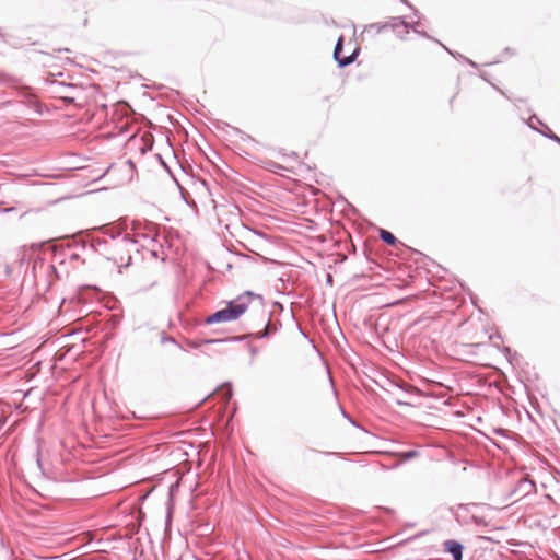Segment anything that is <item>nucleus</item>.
<instances>
[{"mask_svg": "<svg viewBox=\"0 0 560 560\" xmlns=\"http://www.w3.org/2000/svg\"><path fill=\"white\" fill-rule=\"evenodd\" d=\"M189 434V432H177V453H183L185 455V459L183 463L185 465H189L198 455L197 447L194 442H188L185 438Z\"/></svg>", "mask_w": 560, "mask_h": 560, "instance_id": "nucleus-3", "label": "nucleus"}, {"mask_svg": "<svg viewBox=\"0 0 560 560\" xmlns=\"http://www.w3.org/2000/svg\"><path fill=\"white\" fill-rule=\"evenodd\" d=\"M166 171L168 172V174H172V171L170 167L166 166Z\"/></svg>", "mask_w": 560, "mask_h": 560, "instance_id": "nucleus-14", "label": "nucleus"}, {"mask_svg": "<svg viewBox=\"0 0 560 560\" xmlns=\"http://www.w3.org/2000/svg\"><path fill=\"white\" fill-rule=\"evenodd\" d=\"M343 48V39L340 37L336 44L335 50H334V57L336 61L339 63L340 67H345L350 65L357 57L358 50H353V52L349 56L341 55V50Z\"/></svg>", "mask_w": 560, "mask_h": 560, "instance_id": "nucleus-4", "label": "nucleus"}, {"mask_svg": "<svg viewBox=\"0 0 560 560\" xmlns=\"http://www.w3.org/2000/svg\"><path fill=\"white\" fill-rule=\"evenodd\" d=\"M444 548L453 556L454 560H462L463 546L456 540H446Z\"/></svg>", "mask_w": 560, "mask_h": 560, "instance_id": "nucleus-5", "label": "nucleus"}, {"mask_svg": "<svg viewBox=\"0 0 560 560\" xmlns=\"http://www.w3.org/2000/svg\"><path fill=\"white\" fill-rule=\"evenodd\" d=\"M166 171L168 172V174H172V171L170 167L166 166Z\"/></svg>", "mask_w": 560, "mask_h": 560, "instance_id": "nucleus-16", "label": "nucleus"}, {"mask_svg": "<svg viewBox=\"0 0 560 560\" xmlns=\"http://www.w3.org/2000/svg\"><path fill=\"white\" fill-rule=\"evenodd\" d=\"M177 188L180 190V192H182V195H183L184 199L186 200L185 190H184V188H183V187H180V186H179V184H178V183H177Z\"/></svg>", "mask_w": 560, "mask_h": 560, "instance_id": "nucleus-13", "label": "nucleus"}, {"mask_svg": "<svg viewBox=\"0 0 560 560\" xmlns=\"http://www.w3.org/2000/svg\"><path fill=\"white\" fill-rule=\"evenodd\" d=\"M176 135H177V140L182 139L183 137H185L186 140L188 138L187 131L184 128L179 127L178 125H177Z\"/></svg>", "mask_w": 560, "mask_h": 560, "instance_id": "nucleus-9", "label": "nucleus"}, {"mask_svg": "<svg viewBox=\"0 0 560 560\" xmlns=\"http://www.w3.org/2000/svg\"><path fill=\"white\" fill-rule=\"evenodd\" d=\"M415 455H416V452L411 451V452L406 453L404 456H405V458H410V457H413Z\"/></svg>", "mask_w": 560, "mask_h": 560, "instance_id": "nucleus-11", "label": "nucleus"}, {"mask_svg": "<svg viewBox=\"0 0 560 560\" xmlns=\"http://www.w3.org/2000/svg\"><path fill=\"white\" fill-rule=\"evenodd\" d=\"M383 30L386 32L392 31L393 34L401 40V50L409 55L422 54L425 46L429 44V39L427 37L409 27V25L401 20H396L393 24L385 25Z\"/></svg>", "mask_w": 560, "mask_h": 560, "instance_id": "nucleus-1", "label": "nucleus"}, {"mask_svg": "<svg viewBox=\"0 0 560 560\" xmlns=\"http://www.w3.org/2000/svg\"><path fill=\"white\" fill-rule=\"evenodd\" d=\"M166 171L168 172V174H172V171L170 167L166 166Z\"/></svg>", "mask_w": 560, "mask_h": 560, "instance_id": "nucleus-15", "label": "nucleus"}, {"mask_svg": "<svg viewBox=\"0 0 560 560\" xmlns=\"http://www.w3.org/2000/svg\"><path fill=\"white\" fill-rule=\"evenodd\" d=\"M261 298L252 292H245L238 295L234 301L228 303L226 307L211 314L206 318L207 324L226 323L238 319L247 310L249 304Z\"/></svg>", "mask_w": 560, "mask_h": 560, "instance_id": "nucleus-2", "label": "nucleus"}, {"mask_svg": "<svg viewBox=\"0 0 560 560\" xmlns=\"http://www.w3.org/2000/svg\"><path fill=\"white\" fill-rule=\"evenodd\" d=\"M81 24H82V26H83V27L88 26V24H89V20H88V18H86V16H84V18H83V20H82V23H81Z\"/></svg>", "mask_w": 560, "mask_h": 560, "instance_id": "nucleus-12", "label": "nucleus"}, {"mask_svg": "<svg viewBox=\"0 0 560 560\" xmlns=\"http://www.w3.org/2000/svg\"><path fill=\"white\" fill-rule=\"evenodd\" d=\"M380 237L383 242H385L386 244L392 245V246H394L397 242L395 235L387 230L382 229L380 231Z\"/></svg>", "mask_w": 560, "mask_h": 560, "instance_id": "nucleus-6", "label": "nucleus"}, {"mask_svg": "<svg viewBox=\"0 0 560 560\" xmlns=\"http://www.w3.org/2000/svg\"><path fill=\"white\" fill-rule=\"evenodd\" d=\"M183 459H185V455H183V453H177V476L183 475L184 472L189 471L190 469V464L185 465L183 463Z\"/></svg>", "mask_w": 560, "mask_h": 560, "instance_id": "nucleus-7", "label": "nucleus"}, {"mask_svg": "<svg viewBox=\"0 0 560 560\" xmlns=\"http://www.w3.org/2000/svg\"><path fill=\"white\" fill-rule=\"evenodd\" d=\"M165 342H173V339L171 337H165L163 334L161 335V343Z\"/></svg>", "mask_w": 560, "mask_h": 560, "instance_id": "nucleus-10", "label": "nucleus"}, {"mask_svg": "<svg viewBox=\"0 0 560 560\" xmlns=\"http://www.w3.org/2000/svg\"><path fill=\"white\" fill-rule=\"evenodd\" d=\"M171 526H172V510L168 509L167 518H166V533L168 536L171 535Z\"/></svg>", "mask_w": 560, "mask_h": 560, "instance_id": "nucleus-8", "label": "nucleus"}]
</instances>
